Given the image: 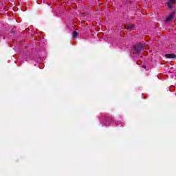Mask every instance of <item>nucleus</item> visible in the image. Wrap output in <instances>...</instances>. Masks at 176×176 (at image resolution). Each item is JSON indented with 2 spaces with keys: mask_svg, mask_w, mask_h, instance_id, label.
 <instances>
[{
  "mask_svg": "<svg viewBox=\"0 0 176 176\" xmlns=\"http://www.w3.org/2000/svg\"><path fill=\"white\" fill-rule=\"evenodd\" d=\"M166 58H175V55L173 54H167L165 55Z\"/></svg>",
  "mask_w": 176,
  "mask_h": 176,
  "instance_id": "4",
  "label": "nucleus"
},
{
  "mask_svg": "<svg viewBox=\"0 0 176 176\" xmlns=\"http://www.w3.org/2000/svg\"><path fill=\"white\" fill-rule=\"evenodd\" d=\"M143 49H144V45L139 44L135 46V51L133 52V53H136L137 54H138V53H140V52H142Z\"/></svg>",
  "mask_w": 176,
  "mask_h": 176,
  "instance_id": "1",
  "label": "nucleus"
},
{
  "mask_svg": "<svg viewBox=\"0 0 176 176\" xmlns=\"http://www.w3.org/2000/svg\"><path fill=\"white\" fill-rule=\"evenodd\" d=\"M129 28L130 30H133L134 28V25H131L129 26Z\"/></svg>",
  "mask_w": 176,
  "mask_h": 176,
  "instance_id": "6",
  "label": "nucleus"
},
{
  "mask_svg": "<svg viewBox=\"0 0 176 176\" xmlns=\"http://www.w3.org/2000/svg\"><path fill=\"white\" fill-rule=\"evenodd\" d=\"M123 122H120V124H122Z\"/></svg>",
  "mask_w": 176,
  "mask_h": 176,
  "instance_id": "8",
  "label": "nucleus"
},
{
  "mask_svg": "<svg viewBox=\"0 0 176 176\" xmlns=\"http://www.w3.org/2000/svg\"><path fill=\"white\" fill-rule=\"evenodd\" d=\"M174 3H175V0H169L168 3V8L169 9H172V8L174 6Z\"/></svg>",
  "mask_w": 176,
  "mask_h": 176,
  "instance_id": "3",
  "label": "nucleus"
},
{
  "mask_svg": "<svg viewBox=\"0 0 176 176\" xmlns=\"http://www.w3.org/2000/svg\"><path fill=\"white\" fill-rule=\"evenodd\" d=\"M76 36H78V33L76 32V31L73 32L74 39H75V38H76Z\"/></svg>",
  "mask_w": 176,
  "mask_h": 176,
  "instance_id": "5",
  "label": "nucleus"
},
{
  "mask_svg": "<svg viewBox=\"0 0 176 176\" xmlns=\"http://www.w3.org/2000/svg\"><path fill=\"white\" fill-rule=\"evenodd\" d=\"M143 67V68H146V66H142Z\"/></svg>",
  "mask_w": 176,
  "mask_h": 176,
  "instance_id": "7",
  "label": "nucleus"
},
{
  "mask_svg": "<svg viewBox=\"0 0 176 176\" xmlns=\"http://www.w3.org/2000/svg\"><path fill=\"white\" fill-rule=\"evenodd\" d=\"M175 15V12L170 13V15L167 16L165 21L166 22L171 21V20H173V17H174Z\"/></svg>",
  "mask_w": 176,
  "mask_h": 176,
  "instance_id": "2",
  "label": "nucleus"
}]
</instances>
